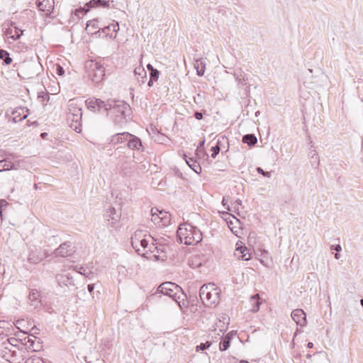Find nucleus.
Segmentation results:
<instances>
[{
  "label": "nucleus",
  "instance_id": "1",
  "mask_svg": "<svg viewBox=\"0 0 363 363\" xmlns=\"http://www.w3.org/2000/svg\"><path fill=\"white\" fill-rule=\"evenodd\" d=\"M111 108L107 112L111 116L115 125H121L128 121L130 115V106L124 101H111Z\"/></svg>",
  "mask_w": 363,
  "mask_h": 363
},
{
  "label": "nucleus",
  "instance_id": "2",
  "mask_svg": "<svg viewBox=\"0 0 363 363\" xmlns=\"http://www.w3.org/2000/svg\"><path fill=\"white\" fill-rule=\"evenodd\" d=\"M199 296L203 303L206 306L216 305L219 301L218 293L214 289V284H203L199 291Z\"/></svg>",
  "mask_w": 363,
  "mask_h": 363
},
{
  "label": "nucleus",
  "instance_id": "3",
  "mask_svg": "<svg viewBox=\"0 0 363 363\" xmlns=\"http://www.w3.org/2000/svg\"><path fill=\"white\" fill-rule=\"evenodd\" d=\"M85 68L88 78L94 84L100 83L105 75V69L99 62L92 60L86 62Z\"/></svg>",
  "mask_w": 363,
  "mask_h": 363
},
{
  "label": "nucleus",
  "instance_id": "4",
  "mask_svg": "<svg viewBox=\"0 0 363 363\" xmlns=\"http://www.w3.org/2000/svg\"><path fill=\"white\" fill-rule=\"evenodd\" d=\"M110 102L111 101H104L100 99L91 97L86 99L85 104L87 108L91 111L100 112L101 110L104 109L106 112H108L111 108Z\"/></svg>",
  "mask_w": 363,
  "mask_h": 363
},
{
  "label": "nucleus",
  "instance_id": "5",
  "mask_svg": "<svg viewBox=\"0 0 363 363\" xmlns=\"http://www.w3.org/2000/svg\"><path fill=\"white\" fill-rule=\"evenodd\" d=\"M109 1L106 0H91L85 4L83 7H80L74 10V15L80 18L81 16L86 14L91 8L94 7H108Z\"/></svg>",
  "mask_w": 363,
  "mask_h": 363
},
{
  "label": "nucleus",
  "instance_id": "6",
  "mask_svg": "<svg viewBox=\"0 0 363 363\" xmlns=\"http://www.w3.org/2000/svg\"><path fill=\"white\" fill-rule=\"evenodd\" d=\"M181 290L182 289L177 284L173 282L167 281L162 283L158 286L155 294H162L172 298L173 297H175V295L180 292Z\"/></svg>",
  "mask_w": 363,
  "mask_h": 363
},
{
  "label": "nucleus",
  "instance_id": "7",
  "mask_svg": "<svg viewBox=\"0 0 363 363\" xmlns=\"http://www.w3.org/2000/svg\"><path fill=\"white\" fill-rule=\"evenodd\" d=\"M75 252V247L73 244L67 241L62 243L55 250L53 254L55 257H72Z\"/></svg>",
  "mask_w": 363,
  "mask_h": 363
},
{
  "label": "nucleus",
  "instance_id": "8",
  "mask_svg": "<svg viewBox=\"0 0 363 363\" xmlns=\"http://www.w3.org/2000/svg\"><path fill=\"white\" fill-rule=\"evenodd\" d=\"M82 111L81 108H75L74 112L68 115L67 121H71L69 126L77 133L82 131L80 121L82 120Z\"/></svg>",
  "mask_w": 363,
  "mask_h": 363
},
{
  "label": "nucleus",
  "instance_id": "9",
  "mask_svg": "<svg viewBox=\"0 0 363 363\" xmlns=\"http://www.w3.org/2000/svg\"><path fill=\"white\" fill-rule=\"evenodd\" d=\"M147 236H148L149 238L153 239L150 235H147V232L143 230H137L132 235L131 245L138 254H140L141 251V249L139 247L140 244Z\"/></svg>",
  "mask_w": 363,
  "mask_h": 363
},
{
  "label": "nucleus",
  "instance_id": "10",
  "mask_svg": "<svg viewBox=\"0 0 363 363\" xmlns=\"http://www.w3.org/2000/svg\"><path fill=\"white\" fill-rule=\"evenodd\" d=\"M39 66L35 62L26 63L22 65L21 72L23 74V77L26 79H32L38 74L37 72Z\"/></svg>",
  "mask_w": 363,
  "mask_h": 363
},
{
  "label": "nucleus",
  "instance_id": "11",
  "mask_svg": "<svg viewBox=\"0 0 363 363\" xmlns=\"http://www.w3.org/2000/svg\"><path fill=\"white\" fill-rule=\"evenodd\" d=\"M190 224L184 223L179 225L177 230V237L180 240L182 243H184V240L189 239V237L191 238L193 235V230H190Z\"/></svg>",
  "mask_w": 363,
  "mask_h": 363
},
{
  "label": "nucleus",
  "instance_id": "12",
  "mask_svg": "<svg viewBox=\"0 0 363 363\" xmlns=\"http://www.w3.org/2000/svg\"><path fill=\"white\" fill-rule=\"evenodd\" d=\"M121 216V212L113 207L109 208L104 214L106 220L110 223L111 227L115 226L116 223L120 220Z\"/></svg>",
  "mask_w": 363,
  "mask_h": 363
},
{
  "label": "nucleus",
  "instance_id": "13",
  "mask_svg": "<svg viewBox=\"0 0 363 363\" xmlns=\"http://www.w3.org/2000/svg\"><path fill=\"white\" fill-rule=\"evenodd\" d=\"M190 230H193V235L191 238L190 237L189 239L186 238V240H184V244L186 245H196L202 240V233L195 226H190Z\"/></svg>",
  "mask_w": 363,
  "mask_h": 363
},
{
  "label": "nucleus",
  "instance_id": "14",
  "mask_svg": "<svg viewBox=\"0 0 363 363\" xmlns=\"http://www.w3.org/2000/svg\"><path fill=\"white\" fill-rule=\"evenodd\" d=\"M126 142L127 146L129 149L138 151L143 150L142 141L138 137L129 133L128 139L126 140Z\"/></svg>",
  "mask_w": 363,
  "mask_h": 363
},
{
  "label": "nucleus",
  "instance_id": "15",
  "mask_svg": "<svg viewBox=\"0 0 363 363\" xmlns=\"http://www.w3.org/2000/svg\"><path fill=\"white\" fill-rule=\"evenodd\" d=\"M54 0H37L36 4L38 9L41 11L46 12L48 16L51 13L54 9Z\"/></svg>",
  "mask_w": 363,
  "mask_h": 363
},
{
  "label": "nucleus",
  "instance_id": "16",
  "mask_svg": "<svg viewBox=\"0 0 363 363\" xmlns=\"http://www.w3.org/2000/svg\"><path fill=\"white\" fill-rule=\"evenodd\" d=\"M291 318L297 325L304 326L306 323V315L302 309H295L291 312Z\"/></svg>",
  "mask_w": 363,
  "mask_h": 363
},
{
  "label": "nucleus",
  "instance_id": "17",
  "mask_svg": "<svg viewBox=\"0 0 363 363\" xmlns=\"http://www.w3.org/2000/svg\"><path fill=\"white\" fill-rule=\"evenodd\" d=\"M235 255L237 256L238 259H242L245 261H247L251 258L250 250L245 245L242 246L237 245Z\"/></svg>",
  "mask_w": 363,
  "mask_h": 363
},
{
  "label": "nucleus",
  "instance_id": "18",
  "mask_svg": "<svg viewBox=\"0 0 363 363\" xmlns=\"http://www.w3.org/2000/svg\"><path fill=\"white\" fill-rule=\"evenodd\" d=\"M15 122L21 121L28 116V109L24 107H17L12 112Z\"/></svg>",
  "mask_w": 363,
  "mask_h": 363
},
{
  "label": "nucleus",
  "instance_id": "19",
  "mask_svg": "<svg viewBox=\"0 0 363 363\" xmlns=\"http://www.w3.org/2000/svg\"><path fill=\"white\" fill-rule=\"evenodd\" d=\"M139 247L141 249L140 253L139 255L147 258H150V257L147 256V254L149 253V252H150V253L152 252V247L157 249V247H154L153 243H152L151 245L149 244V240L147 239V237L140 244Z\"/></svg>",
  "mask_w": 363,
  "mask_h": 363
},
{
  "label": "nucleus",
  "instance_id": "20",
  "mask_svg": "<svg viewBox=\"0 0 363 363\" xmlns=\"http://www.w3.org/2000/svg\"><path fill=\"white\" fill-rule=\"evenodd\" d=\"M40 293L36 289H32L28 296L30 304L34 308H38L40 305Z\"/></svg>",
  "mask_w": 363,
  "mask_h": 363
},
{
  "label": "nucleus",
  "instance_id": "21",
  "mask_svg": "<svg viewBox=\"0 0 363 363\" xmlns=\"http://www.w3.org/2000/svg\"><path fill=\"white\" fill-rule=\"evenodd\" d=\"M129 133L123 132L115 134L113 135L110 140V144L116 145L119 143H123L128 139Z\"/></svg>",
  "mask_w": 363,
  "mask_h": 363
},
{
  "label": "nucleus",
  "instance_id": "22",
  "mask_svg": "<svg viewBox=\"0 0 363 363\" xmlns=\"http://www.w3.org/2000/svg\"><path fill=\"white\" fill-rule=\"evenodd\" d=\"M261 303L262 301H260L259 295L258 294L252 296L250 299V311L252 313H257L259 310Z\"/></svg>",
  "mask_w": 363,
  "mask_h": 363
},
{
  "label": "nucleus",
  "instance_id": "23",
  "mask_svg": "<svg viewBox=\"0 0 363 363\" xmlns=\"http://www.w3.org/2000/svg\"><path fill=\"white\" fill-rule=\"evenodd\" d=\"M56 280L60 286L73 285V280L67 274H57Z\"/></svg>",
  "mask_w": 363,
  "mask_h": 363
},
{
  "label": "nucleus",
  "instance_id": "24",
  "mask_svg": "<svg viewBox=\"0 0 363 363\" xmlns=\"http://www.w3.org/2000/svg\"><path fill=\"white\" fill-rule=\"evenodd\" d=\"M134 74L140 84H145L147 79V72L143 67H138L134 69Z\"/></svg>",
  "mask_w": 363,
  "mask_h": 363
},
{
  "label": "nucleus",
  "instance_id": "25",
  "mask_svg": "<svg viewBox=\"0 0 363 363\" xmlns=\"http://www.w3.org/2000/svg\"><path fill=\"white\" fill-rule=\"evenodd\" d=\"M155 211L159 213L160 214V226H167L170 224L171 222V215L163 210L160 211L157 208H155Z\"/></svg>",
  "mask_w": 363,
  "mask_h": 363
},
{
  "label": "nucleus",
  "instance_id": "26",
  "mask_svg": "<svg viewBox=\"0 0 363 363\" xmlns=\"http://www.w3.org/2000/svg\"><path fill=\"white\" fill-rule=\"evenodd\" d=\"M194 68L196 69L197 75L201 77L204 74L206 70V63L203 58H199L195 60Z\"/></svg>",
  "mask_w": 363,
  "mask_h": 363
},
{
  "label": "nucleus",
  "instance_id": "27",
  "mask_svg": "<svg viewBox=\"0 0 363 363\" xmlns=\"http://www.w3.org/2000/svg\"><path fill=\"white\" fill-rule=\"evenodd\" d=\"M235 79L238 82V85L240 88H245V91H249V86H247V79L245 78V74L243 72H240V74H235Z\"/></svg>",
  "mask_w": 363,
  "mask_h": 363
},
{
  "label": "nucleus",
  "instance_id": "28",
  "mask_svg": "<svg viewBox=\"0 0 363 363\" xmlns=\"http://www.w3.org/2000/svg\"><path fill=\"white\" fill-rule=\"evenodd\" d=\"M185 157H186L185 155ZM186 164L197 174L201 172V167L193 157L185 158Z\"/></svg>",
  "mask_w": 363,
  "mask_h": 363
},
{
  "label": "nucleus",
  "instance_id": "29",
  "mask_svg": "<svg viewBox=\"0 0 363 363\" xmlns=\"http://www.w3.org/2000/svg\"><path fill=\"white\" fill-rule=\"evenodd\" d=\"M172 299L178 304L180 308H182L183 306H186V296L183 292H182V290L175 295V297H173Z\"/></svg>",
  "mask_w": 363,
  "mask_h": 363
},
{
  "label": "nucleus",
  "instance_id": "30",
  "mask_svg": "<svg viewBox=\"0 0 363 363\" xmlns=\"http://www.w3.org/2000/svg\"><path fill=\"white\" fill-rule=\"evenodd\" d=\"M242 142L252 147L257 143V139L254 134H247L242 137Z\"/></svg>",
  "mask_w": 363,
  "mask_h": 363
},
{
  "label": "nucleus",
  "instance_id": "31",
  "mask_svg": "<svg viewBox=\"0 0 363 363\" xmlns=\"http://www.w3.org/2000/svg\"><path fill=\"white\" fill-rule=\"evenodd\" d=\"M0 59L4 60V64L9 65L12 62V58L10 57L9 53L3 49H0Z\"/></svg>",
  "mask_w": 363,
  "mask_h": 363
},
{
  "label": "nucleus",
  "instance_id": "32",
  "mask_svg": "<svg viewBox=\"0 0 363 363\" xmlns=\"http://www.w3.org/2000/svg\"><path fill=\"white\" fill-rule=\"evenodd\" d=\"M160 76V72L155 69V70H151L150 72V79L147 83L149 87H151L153 85L154 82L157 81Z\"/></svg>",
  "mask_w": 363,
  "mask_h": 363
},
{
  "label": "nucleus",
  "instance_id": "33",
  "mask_svg": "<svg viewBox=\"0 0 363 363\" xmlns=\"http://www.w3.org/2000/svg\"><path fill=\"white\" fill-rule=\"evenodd\" d=\"M13 164L5 160H0V172L13 169Z\"/></svg>",
  "mask_w": 363,
  "mask_h": 363
},
{
  "label": "nucleus",
  "instance_id": "34",
  "mask_svg": "<svg viewBox=\"0 0 363 363\" xmlns=\"http://www.w3.org/2000/svg\"><path fill=\"white\" fill-rule=\"evenodd\" d=\"M98 28H99V26H98V21H97V19H93V20L89 21L86 23V29L89 32H91L93 30H95V29H96Z\"/></svg>",
  "mask_w": 363,
  "mask_h": 363
},
{
  "label": "nucleus",
  "instance_id": "35",
  "mask_svg": "<svg viewBox=\"0 0 363 363\" xmlns=\"http://www.w3.org/2000/svg\"><path fill=\"white\" fill-rule=\"evenodd\" d=\"M151 214H152V218H151V220L155 224V225H160L161 224V222H160V214L158 212H157L155 211V208H152L151 210Z\"/></svg>",
  "mask_w": 363,
  "mask_h": 363
},
{
  "label": "nucleus",
  "instance_id": "36",
  "mask_svg": "<svg viewBox=\"0 0 363 363\" xmlns=\"http://www.w3.org/2000/svg\"><path fill=\"white\" fill-rule=\"evenodd\" d=\"M230 342L229 341V337L223 338L222 341H220L219 344V349L221 351H225L230 347Z\"/></svg>",
  "mask_w": 363,
  "mask_h": 363
},
{
  "label": "nucleus",
  "instance_id": "37",
  "mask_svg": "<svg viewBox=\"0 0 363 363\" xmlns=\"http://www.w3.org/2000/svg\"><path fill=\"white\" fill-rule=\"evenodd\" d=\"M106 30H113V31L117 33L119 30L118 23H116V24H114V23L110 24L108 26H106L102 29L103 33H106Z\"/></svg>",
  "mask_w": 363,
  "mask_h": 363
},
{
  "label": "nucleus",
  "instance_id": "38",
  "mask_svg": "<svg viewBox=\"0 0 363 363\" xmlns=\"http://www.w3.org/2000/svg\"><path fill=\"white\" fill-rule=\"evenodd\" d=\"M25 363H45L43 359L37 356H33L26 359Z\"/></svg>",
  "mask_w": 363,
  "mask_h": 363
},
{
  "label": "nucleus",
  "instance_id": "39",
  "mask_svg": "<svg viewBox=\"0 0 363 363\" xmlns=\"http://www.w3.org/2000/svg\"><path fill=\"white\" fill-rule=\"evenodd\" d=\"M211 345V342L207 341L204 343H201L200 345L196 346V351H203L208 349Z\"/></svg>",
  "mask_w": 363,
  "mask_h": 363
},
{
  "label": "nucleus",
  "instance_id": "40",
  "mask_svg": "<svg viewBox=\"0 0 363 363\" xmlns=\"http://www.w3.org/2000/svg\"><path fill=\"white\" fill-rule=\"evenodd\" d=\"M311 164L313 166H315V167H318L319 165V157L316 154L315 151H314L313 155L311 156Z\"/></svg>",
  "mask_w": 363,
  "mask_h": 363
},
{
  "label": "nucleus",
  "instance_id": "41",
  "mask_svg": "<svg viewBox=\"0 0 363 363\" xmlns=\"http://www.w3.org/2000/svg\"><path fill=\"white\" fill-rule=\"evenodd\" d=\"M220 150V147L218 144L216 145V146L212 147H211V151H212L211 157L216 158V156L218 155V154L219 153Z\"/></svg>",
  "mask_w": 363,
  "mask_h": 363
},
{
  "label": "nucleus",
  "instance_id": "42",
  "mask_svg": "<svg viewBox=\"0 0 363 363\" xmlns=\"http://www.w3.org/2000/svg\"><path fill=\"white\" fill-rule=\"evenodd\" d=\"M331 250H335L337 252L335 255V257L336 259H339V254L338 252L341 251L342 247L340 245H334L330 247Z\"/></svg>",
  "mask_w": 363,
  "mask_h": 363
},
{
  "label": "nucleus",
  "instance_id": "43",
  "mask_svg": "<svg viewBox=\"0 0 363 363\" xmlns=\"http://www.w3.org/2000/svg\"><path fill=\"white\" fill-rule=\"evenodd\" d=\"M257 169V172L259 174H260L263 175V176H264V177H271V174H272L271 172H265V171H264V169H262L261 167H257V169Z\"/></svg>",
  "mask_w": 363,
  "mask_h": 363
},
{
  "label": "nucleus",
  "instance_id": "44",
  "mask_svg": "<svg viewBox=\"0 0 363 363\" xmlns=\"http://www.w3.org/2000/svg\"><path fill=\"white\" fill-rule=\"evenodd\" d=\"M223 218L225 219V220L227 222V223L228 225H233V221L230 219V217H232V215L228 213H225V212H223Z\"/></svg>",
  "mask_w": 363,
  "mask_h": 363
},
{
  "label": "nucleus",
  "instance_id": "45",
  "mask_svg": "<svg viewBox=\"0 0 363 363\" xmlns=\"http://www.w3.org/2000/svg\"><path fill=\"white\" fill-rule=\"evenodd\" d=\"M204 144H205V139L200 140L199 143V145L197 146L196 152H202Z\"/></svg>",
  "mask_w": 363,
  "mask_h": 363
},
{
  "label": "nucleus",
  "instance_id": "46",
  "mask_svg": "<svg viewBox=\"0 0 363 363\" xmlns=\"http://www.w3.org/2000/svg\"><path fill=\"white\" fill-rule=\"evenodd\" d=\"M8 202L4 199L0 200V214L1 215L2 211L4 207H6L8 205Z\"/></svg>",
  "mask_w": 363,
  "mask_h": 363
},
{
  "label": "nucleus",
  "instance_id": "47",
  "mask_svg": "<svg viewBox=\"0 0 363 363\" xmlns=\"http://www.w3.org/2000/svg\"><path fill=\"white\" fill-rule=\"evenodd\" d=\"M56 73L57 74L60 75V76H62L65 74V70L63 69L62 67H61L60 65H57V67H56Z\"/></svg>",
  "mask_w": 363,
  "mask_h": 363
},
{
  "label": "nucleus",
  "instance_id": "48",
  "mask_svg": "<svg viewBox=\"0 0 363 363\" xmlns=\"http://www.w3.org/2000/svg\"><path fill=\"white\" fill-rule=\"evenodd\" d=\"M23 34V32L21 30H16V33L13 35L11 36V38H13V40H17L18 38H20V37L21 36V35Z\"/></svg>",
  "mask_w": 363,
  "mask_h": 363
},
{
  "label": "nucleus",
  "instance_id": "49",
  "mask_svg": "<svg viewBox=\"0 0 363 363\" xmlns=\"http://www.w3.org/2000/svg\"><path fill=\"white\" fill-rule=\"evenodd\" d=\"M194 117L197 120H201L203 118V113L201 112L195 111L194 112Z\"/></svg>",
  "mask_w": 363,
  "mask_h": 363
},
{
  "label": "nucleus",
  "instance_id": "50",
  "mask_svg": "<svg viewBox=\"0 0 363 363\" xmlns=\"http://www.w3.org/2000/svg\"><path fill=\"white\" fill-rule=\"evenodd\" d=\"M9 323L5 320H0V328H6L9 325Z\"/></svg>",
  "mask_w": 363,
  "mask_h": 363
},
{
  "label": "nucleus",
  "instance_id": "51",
  "mask_svg": "<svg viewBox=\"0 0 363 363\" xmlns=\"http://www.w3.org/2000/svg\"><path fill=\"white\" fill-rule=\"evenodd\" d=\"M153 257L155 258V260H159V259H162V260H164V257H166L165 255H162V256H160V255H153Z\"/></svg>",
  "mask_w": 363,
  "mask_h": 363
},
{
  "label": "nucleus",
  "instance_id": "52",
  "mask_svg": "<svg viewBox=\"0 0 363 363\" xmlns=\"http://www.w3.org/2000/svg\"><path fill=\"white\" fill-rule=\"evenodd\" d=\"M242 204V201L239 199H238L233 203V207L236 208L238 206H240Z\"/></svg>",
  "mask_w": 363,
  "mask_h": 363
},
{
  "label": "nucleus",
  "instance_id": "53",
  "mask_svg": "<svg viewBox=\"0 0 363 363\" xmlns=\"http://www.w3.org/2000/svg\"><path fill=\"white\" fill-rule=\"evenodd\" d=\"M233 336V332H230V333H228V334L224 337V338H228V337H229V341L230 342V341H231V340H232Z\"/></svg>",
  "mask_w": 363,
  "mask_h": 363
},
{
  "label": "nucleus",
  "instance_id": "54",
  "mask_svg": "<svg viewBox=\"0 0 363 363\" xmlns=\"http://www.w3.org/2000/svg\"><path fill=\"white\" fill-rule=\"evenodd\" d=\"M87 289H88V291H89L90 293H91V292L94 291V284H89V285L87 286Z\"/></svg>",
  "mask_w": 363,
  "mask_h": 363
},
{
  "label": "nucleus",
  "instance_id": "55",
  "mask_svg": "<svg viewBox=\"0 0 363 363\" xmlns=\"http://www.w3.org/2000/svg\"><path fill=\"white\" fill-rule=\"evenodd\" d=\"M147 69L149 70L150 72H151V70H155V69L151 64H148L147 65Z\"/></svg>",
  "mask_w": 363,
  "mask_h": 363
},
{
  "label": "nucleus",
  "instance_id": "56",
  "mask_svg": "<svg viewBox=\"0 0 363 363\" xmlns=\"http://www.w3.org/2000/svg\"><path fill=\"white\" fill-rule=\"evenodd\" d=\"M313 342H308V344H307V347L308 348H313Z\"/></svg>",
  "mask_w": 363,
  "mask_h": 363
},
{
  "label": "nucleus",
  "instance_id": "57",
  "mask_svg": "<svg viewBox=\"0 0 363 363\" xmlns=\"http://www.w3.org/2000/svg\"><path fill=\"white\" fill-rule=\"evenodd\" d=\"M222 204L225 206L227 205V201L225 200V198L224 197L222 201Z\"/></svg>",
  "mask_w": 363,
  "mask_h": 363
},
{
  "label": "nucleus",
  "instance_id": "58",
  "mask_svg": "<svg viewBox=\"0 0 363 363\" xmlns=\"http://www.w3.org/2000/svg\"><path fill=\"white\" fill-rule=\"evenodd\" d=\"M72 267H74V268L72 269V270L75 271L76 272H77V273L81 272L79 270L77 269V266H74H74H72Z\"/></svg>",
  "mask_w": 363,
  "mask_h": 363
},
{
  "label": "nucleus",
  "instance_id": "59",
  "mask_svg": "<svg viewBox=\"0 0 363 363\" xmlns=\"http://www.w3.org/2000/svg\"><path fill=\"white\" fill-rule=\"evenodd\" d=\"M48 134L46 133H41L40 136L43 138H45V136L47 135Z\"/></svg>",
  "mask_w": 363,
  "mask_h": 363
},
{
  "label": "nucleus",
  "instance_id": "60",
  "mask_svg": "<svg viewBox=\"0 0 363 363\" xmlns=\"http://www.w3.org/2000/svg\"><path fill=\"white\" fill-rule=\"evenodd\" d=\"M221 323H222L221 320H218V323H216V325H217L218 327H220V324Z\"/></svg>",
  "mask_w": 363,
  "mask_h": 363
},
{
  "label": "nucleus",
  "instance_id": "61",
  "mask_svg": "<svg viewBox=\"0 0 363 363\" xmlns=\"http://www.w3.org/2000/svg\"><path fill=\"white\" fill-rule=\"evenodd\" d=\"M360 303H361L362 306L363 307V298H362V299L360 300Z\"/></svg>",
  "mask_w": 363,
  "mask_h": 363
},
{
  "label": "nucleus",
  "instance_id": "62",
  "mask_svg": "<svg viewBox=\"0 0 363 363\" xmlns=\"http://www.w3.org/2000/svg\"><path fill=\"white\" fill-rule=\"evenodd\" d=\"M203 150L202 152H196V154H197V155H199V154H201V153H203Z\"/></svg>",
  "mask_w": 363,
  "mask_h": 363
},
{
  "label": "nucleus",
  "instance_id": "63",
  "mask_svg": "<svg viewBox=\"0 0 363 363\" xmlns=\"http://www.w3.org/2000/svg\"><path fill=\"white\" fill-rule=\"evenodd\" d=\"M220 331L224 332V331H225V329H220Z\"/></svg>",
  "mask_w": 363,
  "mask_h": 363
},
{
  "label": "nucleus",
  "instance_id": "64",
  "mask_svg": "<svg viewBox=\"0 0 363 363\" xmlns=\"http://www.w3.org/2000/svg\"><path fill=\"white\" fill-rule=\"evenodd\" d=\"M241 363H249V362H242Z\"/></svg>",
  "mask_w": 363,
  "mask_h": 363
}]
</instances>
